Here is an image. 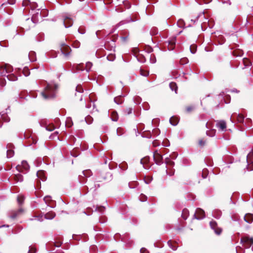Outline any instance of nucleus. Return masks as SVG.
<instances>
[{
    "mask_svg": "<svg viewBox=\"0 0 253 253\" xmlns=\"http://www.w3.org/2000/svg\"><path fill=\"white\" fill-rule=\"evenodd\" d=\"M111 120L113 121L117 122L118 120V115L117 112L113 111L111 114Z\"/></svg>",
    "mask_w": 253,
    "mask_h": 253,
    "instance_id": "28",
    "label": "nucleus"
},
{
    "mask_svg": "<svg viewBox=\"0 0 253 253\" xmlns=\"http://www.w3.org/2000/svg\"><path fill=\"white\" fill-rule=\"evenodd\" d=\"M61 246V244L59 245H56L54 243H51L47 245V249L50 251H53L54 249H52V247H59Z\"/></svg>",
    "mask_w": 253,
    "mask_h": 253,
    "instance_id": "33",
    "label": "nucleus"
},
{
    "mask_svg": "<svg viewBox=\"0 0 253 253\" xmlns=\"http://www.w3.org/2000/svg\"><path fill=\"white\" fill-rule=\"evenodd\" d=\"M160 133V131L159 129H154L152 131V134L153 135H159Z\"/></svg>",
    "mask_w": 253,
    "mask_h": 253,
    "instance_id": "62",
    "label": "nucleus"
},
{
    "mask_svg": "<svg viewBox=\"0 0 253 253\" xmlns=\"http://www.w3.org/2000/svg\"><path fill=\"white\" fill-rule=\"evenodd\" d=\"M207 175H208V169H204L203 170V172H202V177L203 178H206L207 177Z\"/></svg>",
    "mask_w": 253,
    "mask_h": 253,
    "instance_id": "57",
    "label": "nucleus"
},
{
    "mask_svg": "<svg viewBox=\"0 0 253 253\" xmlns=\"http://www.w3.org/2000/svg\"><path fill=\"white\" fill-rule=\"evenodd\" d=\"M119 237L121 238L122 241H123L125 243H128V244L130 243V241H127V239H126V235H124L122 237L120 234H116L115 235V236L114 237V239L115 240H118V238ZM131 242H132V241H131Z\"/></svg>",
    "mask_w": 253,
    "mask_h": 253,
    "instance_id": "19",
    "label": "nucleus"
},
{
    "mask_svg": "<svg viewBox=\"0 0 253 253\" xmlns=\"http://www.w3.org/2000/svg\"><path fill=\"white\" fill-rule=\"evenodd\" d=\"M24 211V210L22 208H20L16 211L14 212L11 215H10V218L11 219H15L19 214L22 213Z\"/></svg>",
    "mask_w": 253,
    "mask_h": 253,
    "instance_id": "23",
    "label": "nucleus"
},
{
    "mask_svg": "<svg viewBox=\"0 0 253 253\" xmlns=\"http://www.w3.org/2000/svg\"><path fill=\"white\" fill-rule=\"evenodd\" d=\"M153 146L155 147L158 146L160 144V142L157 140H155L153 142Z\"/></svg>",
    "mask_w": 253,
    "mask_h": 253,
    "instance_id": "64",
    "label": "nucleus"
},
{
    "mask_svg": "<svg viewBox=\"0 0 253 253\" xmlns=\"http://www.w3.org/2000/svg\"><path fill=\"white\" fill-rule=\"evenodd\" d=\"M233 54L235 56L241 57L243 55V52L241 50H235L233 52Z\"/></svg>",
    "mask_w": 253,
    "mask_h": 253,
    "instance_id": "40",
    "label": "nucleus"
},
{
    "mask_svg": "<svg viewBox=\"0 0 253 253\" xmlns=\"http://www.w3.org/2000/svg\"><path fill=\"white\" fill-rule=\"evenodd\" d=\"M169 123L171 125L175 126L178 124V121L177 119H173V117H171L169 119Z\"/></svg>",
    "mask_w": 253,
    "mask_h": 253,
    "instance_id": "41",
    "label": "nucleus"
},
{
    "mask_svg": "<svg viewBox=\"0 0 253 253\" xmlns=\"http://www.w3.org/2000/svg\"><path fill=\"white\" fill-rule=\"evenodd\" d=\"M179 62L180 64L184 65L188 62V59L187 58H183L180 60Z\"/></svg>",
    "mask_w": 253,
    "mask_h": 253,
    "instance_id": "51",
    "label": "nucleus"
},
{
    "mask_svg": "<svg viewBox=\"0 0 253 253\" xmlns=\"http://www.w3.org/2000/svg\"><path fill=\"white\" fill-rule=\"evenodd\" d=\"M63 18V24L66 28H70L73 25V20L70 17L65 15Z\"/></svg>",
    "mask_w": 253,
    "mask_h": 253,
    "instance_id": "9",
    "label": "nucleus"
},
{
    "mask_svg": "<svg viewBox=\"0 0 253 253\" xmlns=\"http://www.w3.org/2000/svg\"><path fill=\"white\" fill-rule=\"evenodd\" d=\"M29 58L31 62H34L36 60V55L35 52L31 51L29 53Z\"/></svg>",
    "mask_w": 253,
    "mask_h": 253,
    "instance_id": "25",
    "label": "nucleus"
},
{
    "mask_svg": "<svg viewBox=\"0 0 253 253\" xmlns=\"http://www.w3.org/2000/svg\"><path fill=\"white\" fill-rule=\"evenodd\" d=\"M23 72L24 75L26 77L29 76L30 74V72L29 71L28 68H24Z\"/></svg>",
    "mask_w": 253,
    "mask_h": 253,
    "instance_id": "48",
    "label": "nucleus"
},
{
    "mask_svg": "<svg viewBox=\"0 0 253 253\" xmlns=\"http://www.w3.org/2000/svg\"><path fill=\"white\" fill-rule=\"evenodd\" d=\"M82 174L83 175H79V180L81 183L84 184L86 182V181L84 180V177H89L92 175V173L90 169H86L85 170H83L82 171Z\"/></svg>",
    "mask_w": 253,
    "mask_h": 253,
    "instance_id": "5",
    "label": "nucleus"
},
{
    "mask_svg": "<svg viewBox=\"0 0 253 253\" xmlns=\"http://www.w3.org/2000/svg\"><path fill=\"white\" fill-rule=\"evenodd\" d=\"M13 178L16 182H22L23 181V177L20 173L15 174Z\"/></svg>",
    "mask_w": 253,
    "mask_h": 253,
    "instance_id": "27",
    "label": "nucleus"
},
{
    "mask_svg": "<svg viewBox=\"0 0 253 253\" xmlns=\"http://www.w3.org/2000/svg\"><path fill=\"white\" fill-rule=\"evenodd\" d=\"M241 243L245 247L248 248L253 244V238L245 237L241 239Z\"/></svg>",
    "mask_w": 253,
    "mask_h": 253,
    "instance_id": "6",
    "label": "nucleus"
},
{
    "mask_svg": "<svg viewBox=\"0 0 253 253\" xmlns=\"http://www.w3.org/2000/svg\"><path fill=\"white\" fill-rule=\"evenodd\" d=\"M83 9H84L85 11H88L92 12L93 10L92 8L88 6V5L85 2L84 6L82 8Z\"/></svg>",
    "mask_w": 253,
    "mask_h": 253,
    "instance_id": "46",
    "label": "nucleus"
},
{
    "mask_svg": "<svg viewBox=\"0 0 253 253\" xmlns=\"http://www.w3.org/2000/svg\"><path fill=\"white\" fill-rule=\"evenodd\" d=\"M244 219L248 223H252L253 221V214L250 213H246L244 217Z\"/></svg>",
    "mask_w": 253,
    "mask_h": 253,
    "instance_id": "16",
    "label": "nucleus"
},
{
    "mask_svg": "<svg viewBox=\"0 0 253 253\" xmlns=\"http://www.w3.org/2000/svg\"><path fill=\"white\" fill-rule=\"evenodd\" d=\"M206 141L204 140L203 139H201L199 141V145L201 147L204 146L206 144Z\"/></svg>",
    "mask_w": 253,
    "mask_h": 253,
    "instance_id": "63",
    "label": "nucleus"
},
{
    "mask_svg": "<svg viewBox=\"0 0 253 253\" xmlns=\"http://www.w3.org/2000/svg\"><path fill=\"white\" fill-rule=\"evenodd\" d=\"M56 214L53 211H49L44 214V218L46 219H52L55 216Z\"/></svg>",
    "mask_w": 253,
    "mask_h": 253,
    "instance_id": "21",
    "label": "nucleus"
},
{
    "mask_svg": "<svg viewBox=\"0 0 253 253\" xmlns=\"http://www.w3.org/2000/svg\"><path fill=\"white\" fill-rule=\"evenodd\" d=\"M168 244L169 245V246L173 251H175L177 249V246L173 245L171 241H169L168 242Z\"/></svg>",
    "mask_w": 253,
    "mask_h": 253,
    "instance_id": "43",
    "label": "nucleus"
},
{
    "mask_svg": "<svg viewBox=\"0 0 253 253\" xmlns=\"http://www.w3.org/2000/svg\"><path fill=\"white\" fill-rule=\"evenodd\" d=\"M134 20L131 18V17H128L126 20H122L120 21L118 24L116 25L117 28H118L120 26L123 25L126 23H129L130 22H133Z\"/></svg>",
    "mask_w": 253,
    "mask_h": 253,
    "instance_id": "20",
    "label": "nucleus"
},
{
    "mask_svg": "<svg viewBox=\"0 0 253 253\" xmlns=\"http://www.w3.org/2000/svg\"><path fill=\"white\" fill-rule=\"evenodd\" d=\"M153 178L152 176L145 177L144 179V182L146 184H149L152 181Z\"/></svg>",
    "mask_w": 253,
    "mask_h": 253,
    "instance_id": "47",
    "label": "nucleus"
},
{
    "mask_svg": "<svg viewBox=\"0 0 253 253\" xmlns=\"http://www.w3.org/2000/svg\"><path fill=\"white\" fill-rule=\"evenodd\" d=\"M60 46L62 53L65 56H69L71 51L70 47L66 45L64 42L61 43Z\"/></svg>",
    "mask_w": 253,
    "mask_h": 253,
    "instance_id": "7",
    "label": "nucleus"
},
{
    "mask_svg": "<svg viewBox=\"0 0 253 253\" xmlns=\"http://www.w3.org/2000/svg\"><path fill=\"white\" fill-rule=\"evenodd\" d=\"M0 116L1 120H3V121L5 122H9L10 121V118L6 116L4 114L1 115L0 114Z\"/></svg>",
    "mask_w": 253,
    "mask_h": 253,
    "instance_id": "44",
    "label": "nucleus"
},
{
    "mask_svg": "<svg viewBox=\"0 0 253 253\" xmlns=\"http://www.w3.org/2000/svg\"><path fill=\"white\" fill-rule=\"evenodd\" d=\"M141 98L139 96H136L133 98V100L135 103L136 104H140L141 102Z\"/></svg>",
    "mask_w": 253,
    "mask_h": 253,
    "instance_id": "55",
    "label": "nucleus"
},
{
    "mask_svg": "<svg viewBox=\"0 0 253 253\" xmlns=\"http://www.w3.org/2000/svg\"><path fill=\"white\" fill-rule=\"evenodd\" d=\"M147 197L143 194H141L140 196V200L141 201V202H145L147 201Z\"/></svg>",
    "mask_w": 253,
    "mask_h": 253,
    "instance_id": "56",
    "label": "nucleus"
},
{
    "mask_svg": "<svg viewBox=\"0 0 253 253\" xmlns=\"http://www.w3.org/2000/svg\"><path fill=\"white\" fill-rule=\"evenodd\" d=\"M58 86L55 84H47L44 90L41 92L43 98L45 99L53 98L55 96V91Z\"/></svg>",
    "mask_w": 253,
    "mask_h": 253,
    "instance_id": "2",
    "label": "nucleus"
},
{
    "mask_svg": "<svg viewBox=\"0 0 253 253\" xmlns=\"http://www.w3.org/2000/svg\"><path fill=\"white\" fill-rule=\"evenodd\" d=\"M169 86L171 90L174 91L177 93V86L175 83L171 82L169 83Z\"/></svg>",
    "mask_w": 253,
    "mask_h": 253,
    "instance_id": "31",
    "label": "nucleus"
},
{
    "mask_svg": "<svg viewBox=\"0 0 253 253\" xmlns=\"http://www.w3.org/2000/svg\"><path fill=\"white\" fill-rule=\"evenodd\" d=\"M189 215V211L187 209H184L182 211V212L181 214L182 217L184 219L186 220L188 216Z\"/></svg>",
    "mask_w": 253,
    "mask_h": 253,
    "instance_id": "30",
    "label": "nucleus"
},
{
    "mask_svg": "<svg viewBox=\"0 0 253 253\" xmlns=\"http://www.w3.org/2000/svg\"><path fill=\"white\" fill-rule=\"evenodd\" d=\"M107 59L108 61H113L115 59V56L114 54H109L107 56Z\"/></svg>",
    "mask_w": 253,
    "mask_h": 253,
    "instance_id": "49",
    "label": "nucleus"
},
{
    "mask_svg": "<svg viewBox=\"0 0 253 253\" xmlns=\"http://www.w3.org/2000/svg\"><path fill=\"white\" fill-rule=\"evenodd\" d=\"M112 179V175L110 172L103 173L98 171L96 174L95 180L96 182H102L104 180L110 181Z\"/></svg>",
    "mask_w": 253,
    "mask_h": 253,
    "instance_id": "3",
    "label": "nucleus"
},
{
    "mask_svg": "<svg viewBox=\"0 0 253 253\" xmlns=\"http://www.w3.org/2000/svg\"><path fill=\"white\" fill-rule=\"evenodd\" d=\"M214 36L216 38V41L218 42V44H222L224 43L225 41V39L224 37L221 35V32L220 31H217L214 32Z\"/></svg>",
    "mask_w": 253,
    "mask_h": 253,
    "instance_id": "14",
    "label": "nucleus"
},
{
    "mask_svg": "<svg viewBox=\"0 0 253 253\" xmlns=\"http://www.w3.org/2000/svg\"><path fill=\"white\" fill-rule=\"evenodd\" d=\"M243 61L244 65V67L243 68V69L246 68V67H250L252 65L251 62L247 58H244L243 59Z\"/></svg>",
    "mask_w": 253,
    "mask_h": 253,
    "instance_id": "26",
    "label": "nucleus"
},
{
    "mask_svg": "<svg viewBox=\"0 0 253 253\" xmlns=\"http://www.w3.org/2000/svg\"><path fill=\"white\" fill-rule=\"evenodd\" d=\"M217 127L219 128L221 130H224L226 128V124L224 121H220L216 124Z\"/></svg>",
    "mask_w": 253,
    "mask_h": 253,
    "instance_id": "18",
    "label": "nucleus"
},
{
    "mask_svg": "<svg viewBox=\"0 0 253 253\" xmlns=\"http://www.w3.org/2000/svg\"><path fill=\"white\" fill-rule=\"evenodd\" d=\"M95 211H98L100 214H103L104 211L105 210V207L103 206H97L95 207Z\"/></svg>",
    "mask_w": 253,
    "mask_h": 253,
    "instance_id": "35",
    "label": "nucleus"
},
{
    "mask_svg": "<svg viewBox=\"0 0 253 253\" xmlns=\"http://www.w3.org/2000/svg\"><path fill=\"white\" fill-rule=\"evenodd\" d=\"M140 75L144 77H147L149 75V72L142 69L140 70Z\"/></svg>",
    "mask_w": 253,
    "mask_h": 253,
    "instance_id": "50",
    "label": "nucleus"
},
{
    "mask_svg": "<svg viewBox=\"0 0 253 253\" xmlns=\"http://www.w3.org/2000/svg\"><path fill=\"white\" fill-rule=\"evenodd\" d=\"M132 112V108H127L125 111V113H126L127 115H129V114H131Z\"/></svg>",
    "mask_w": 253,
    "mask_h": 253,
    "instance_id": "61",
    "label": "nucleus"
},
{
    "mask_svg": "<svg viewBox=\"0 0 253 253\" xmlns=\"http://www.w3.org/2000/svg\"><path fill=\"white\" fill-rule=\"evenodd\" d=\"M33 23H36L39 22L40 21L42 20V16L41 12L40 11L39 9L33 15L31 19Z\"/></svg>",
    "mask_w": 253,
    "mask_h": 253,
    "instance_id": "11",
    "label": "nucleus"
},
{
    "mask_svg": "<svg viewBox=\"0 0 253 253\" xmlns=\"http://www.w3.org/2000/svg\"><path fill=\"white\" fill-rule=\"evenodd\" d=\"M16 169L19 172H21L22 171L21 169L25 170H28L30 169V166L26 161L23 160L21 162V165L17 166Z\"/></svg>",
    "mask_w": 253,
    "mask_h": 253,
    "instance_id": "12",
    "label": "nucleus"
},
{
    "mask_svg": "<svg viewBox=\"0 0 253 253\" xmlns=\"http://www.w3.org/2000/svg\"><path fill=\"white\" fill-rule=\"evenodd\" d=\"M36 253V249L34 247H33L32 246L29 247V249L28 253Z\"/></svg>",
    "mask_w": 253,
    "mask_h": 253,
    "instance_id": "54",
    "label": "nucleus"
},
{
    "mask_svg": "<svg viewBox=\"0 0 253 253\" xmlns=\"http://www.w3.org/2000/svg\"><path fill=\"white\" fill-rule=\"evenodd\" d=\"M158 33V30L156 28H152L150 31V34L152 35H156Z\"/></svg>",
    "mask_w": 253,
    "mask_h": 253,
    "instance_id": "59",
    "label": "nucleus"
},
{
    "mask_svg": "<svg viewBox=\"0 0 253 253\" xmlns=\"http://www.w3.org/2000/svg\"><path fill=\"white\" fill-rule=\"evenodd\" d=\"M114 102L117 104H121L124 102V100L122 96H118L114 99Z\"/></svg>",
    "mask_w": 253,
    "mask_h": 253,
    "instance_id": "29",
    "label": "nucleus"
},
{
    "mask_svg": "<svg viewBox=\"0 0 253 253\" xmlns=\"http://www.w3.org/2000/svg\"><path fill=\"white\" fill-rule=\"evenodd\" d=\"M92 66V64L90 62H87L86 63V71L87 72H89L90 70V68Z\"/></svg>",
    "mask_w": 253,
    "mask_h": 253,
    "instance_id": "45",
    "label": "nucleus"
},
{
    "mask_svg": "<svg viewBox=\"0 0 253 253\" xmlns=\"http://www.w3.org/2000/svg\"><path fill=\"white\" fill-rule=\"evenodd\" d=\"M165 163L166 165H169L171 167H173L174 165V162L171 161L169 158H166L165 159Z\"/></svg>",
    "mask_w": 253,
    "mask_h": 253,
    "instance_id": "37",
    "label": "nucleus"
},
{
    "mask_svg": "<svg viewBox=\"0 0 253 253\" xmlns=\"http://www.w3.org/2000/svg\"><path fill=\"white\" fill-rule=\"evenodd\" d=\"M119 167L120 169L125 170L127 169L128 166L127 163L126 162H123L119 165Z\"/></svg>",
    "mask_w": 253,
    "mask_h": 253,
    "instance_id": "36",
    "label": "nucleus"
},
{
    "mask_svg": "<svg viewBox=\"0 0 253 253\" xmlns=\"http://www.w3.org/2000/svg\"><path fill=\"white\" fill-rule=\"evenodd\" d=\"M37 176L42 181H45L46 179L43 170H39L37 172Z\"/></svg>",
    "mask_w": 253,
    "mask_h": 253,
    "instance_id": "22",
    "label": "nucleus"
},
{
    "mask_svg": "<svg viewBox=\"0 0 253 253\" xmlns=\"http://www.w3.org/2000/svg\"><path fill=\"white\" fill-rule=\"evenodd\" d=\"M230 119L232 123L236 122L238 123H243L244 121V117L241 114L234 113Z\"/></svg>",
    "mask_w": 253,
    "mask_h": 253,
    "instance_id": "4",
    "label": "nucleus"
},
{
    "mask_svg": "<svg viewBox=\"0 0 253 253\" xmlns=\"http://www.w3.org/2000/svg\"><path fill=\"white\" fill-rule=\"evenodd\" d=\"M247 161L248 163V166L247 169L248 170L251 171L253 170V168L250 167L249 165L252 164L253 166V152H250L247 156Z\"/></svg>",
    "mask_w": 253,
    "mask_h": 253,
    "instance_id": "13",
    "label": "nucleus"
},
{
    "mask_svg": "<svg viewBox=\"0 0 253 253\" xmlns=\"http://www.w3.org/2000/svg\"><path fill=\"white\" fill-rule=\"evenodd\" d=\"M175 38H173L171 40H168L167 41H166L164 43L165 45L168 46V49L169 50H172L174 49V45L175 44Z\"/></svg>",
    "mask_w": 253,
    "mask_h": 253,
    "instance_id": "15",
    "label": "nucleus"
},
{
    "mask_svg": "<svg viewBox=\"0 0 253 253\" xmlns=\"http://www.w3.org/2000/svg\"><path fill=\"white\" fill-rule=\"evenodd\" d=\"M76 90L77 92H80V93L83 92V91H84L83 88L80 85H77V86L76 87Z\"/></svg>",
    "mask_w": 253,
    "mask_h": 253,
    "instance_id": "58",
    "label": "nucleus"
},
{
    "mask_svg": "<svg viewBox=\"0 0 253 253\" xmlns=\"http://www.w3.org/2000/svg\"><path fill=\"white\" fill-rule=\"evenodd\" d=\"M51 197L50 196H46L43 198V201H44L45 203L47 205V206H49L51 208H54L55 206V205H49L48 203L49 201H51Z\"/></svg>",
    "mask_w": 253,
    "mask_h": 253,
    "instance_id": "24",
    "label": "nucleus"
},
{
    "mask_svg": "<svg viewBox=\"0 0 253 253\" xmlns=\"http://www.w3.org/2000/svg\"><path fill=\"white\" fill-rule=\"evenodd\" d=\"M13 71L12 66L8 64H5L0 67V75L6 77L10 81H16L18 80V77L12 73Z\"/></svg>",
    "mask_w": 253,
    "mask_h": 253,
    "instance_id": "1",
    "label": "nucleus"
},
{
    "mask_svg": "<svg viewBox=\"0 0 253 253\" xmlns=\"http://www.w3.org/2000/svg\"><path fill=\"white\" fill-rule=\"evenodd\" d=\"M153 159L158 165H161L163 163V156L158 152L157 150L154 153Z\"/></svg>",
    "mask_w": 253,
    "mask_h": 253,
    "instance_id": "10",
    "label": "nucleus"
},
{
    "mask_svg": "<svg viewBox=\"0 0 253 253\" xmlns=\"http://www.w3.org/2000/svg\"><path fill=\"white\" fill-rule=\"evenodd\" d=\"M150 60L151 63H155L156 62V58L154 54H151L150 56Z\"/></svg>",
    "mask_w": 253,
    "mask_h": 253,
    "instance_id": "52",
    "label": "nucleus"
},
{
    "mask_svg": "<svg viewBox=\"0 0 253 253\" xmlns=\"http://www.w3.org/2000/svg\"><path fill=\"white\" fill-rule=\"evenodd\" d=\"M87 184L88 186L90 187V189H93L94 190H95L97 188L99 187V184L95 183L92 184V182H89Z\"/></svg>",
    "mask_w": 253,
    "mask_h": 253,
    "instance_id": "32",
    "label": "nucleus"
},
{
    "mask_svg": "<svg viewBox=\"0 0 253 253\" xmlns=\"http://www.w3.org/2000/svg\"><path fill=\"white\" fill-rule=\"evenodd\" d=\"M190 52L192 54H194L196 53L197 47L195 45H191L190 47Z\"/></svg>",
    "mask_w": 253,
    "mask_h": 253,
    "instance_id": "53",
    "label": "nucleus"
},
{
    "mask_svg": "<svg viewBox=\"0 0 253 253\" xmlns=\"http://www.w3.org/2000/svg\"><path fill=\"white\" fill-rule=\"evenodd\" d=\"M177 26L180 28H183L185 26V23L182 19H179L177 22Z\"/></svg>",
    "mask_w": 253,
    "mask_h": 253,
    "instance_id": "42",
    "label": "nucleus"
},
{
    "mask_svg": "<svg viewBox=\"0 0 253 253\" xmlns=\"http://www.w3.org/2000/svg\"><path fill=\"white\" fill-rule=\"evenodd\" d=\"M221 215V212L219 211L215 210L212 212V216L216 218H219Z\"/></svg>",
    "mask_w": 253,
    "mask_h": 253,
    "instance_id": "34",
    "label": "nucleus"
},
{
    "mask_svg": "<svg viewBox=\"0 0 253 253\" xmlns=\"http://www.w3.org/2000/svg\"><path fill=\"white\" fill-rule=\"evenodd\" d=\"M196 212L199 218L202 219L205 217V213L204 211L201 208H197L196 210Z\"/></svg>",
    "mask_w": 253,
    "mask_h": 253,
    "instance_id": "17",
    "label": "nucleus"
},
{
    "mask_svg": "<svg viewBox=\"0 0 253 253\" xmlns=\"http://www.w3.org/2000/svg\"><path fill=\"white\" fill-rule=\"evenodd\" d=\"M210 225L211 228L214 230L216 234L220 235L221 234L222 229L217 226V224L215 221L212 220L210 221Z\"/></svg>",
    "mask_w": 253,
    "mask_h": 253,
    "instance_id": "8",
    "label": "nucleus"
},
{
    "mask_svg": "<svg viewBox=\"0 0 253 253\" xmlns=\"http://www.w3.org/2000/svg\"><path fill=\"white\" fill-rule=\"evenodd\" d=\"M14 152L13 149H7L6 151L7 157L8 158H11L14 156Z\"/></svg>",
    "mask_w": 253,
    "mask_h": 253,
    "instance_id": "38",
    "label": "nucleus"
},
{
    "mask_svg": "<svg viewBox=\"0 0 253 253\" xmlns=\"http://www.w3.org/2000/svg\"><path fill=\"white\" fill-rule=\"evenodd\" d=\"M54 128H55V127L53 125L51 126H45L46 130H47L48 131H52L54 129Z\"/></svg>",
    "mask_w": 253,
    "mask_h": 253,
    "instance_id": "60",
    "label": "nucleus"
},
{
    "mask_svg": "<svg viewBox=\"0 0 253 253\" xmlns=\"http://www.w3.org/2000/svg\"><path fill=\"white\" fill-rule=\"evenodd\" d=\"M84 120L87 124H91L93 122V118L89 115L87 116L85 118Z\"/></svg>",
    "mask_w": 253,
    "mask_h": 253,
    "instance_id": "39",
    "label": "nucleus"
}]
</instances>
